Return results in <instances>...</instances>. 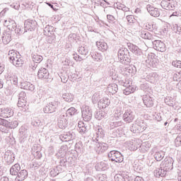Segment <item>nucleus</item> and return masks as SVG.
Listing matches in <instances>:
<instances>
[{
  "label": "nucleus",
  "instance_id": "a19ab883",
  "mask_svg": "<svg viewBox=\"0 0 181 181\" xmlns=\"http://www.w3.org/2000/svg\"><path fill=\"white\" fill-rule=\"evenodd\" d=\"M32 125H34V127H39V125H40V120L39 119H36V120H33L31 122Z\"/></svg>",
  "mask_w": 181,
  "mask_h": 181
},
{
  "label": "nucleus",
  "instance_id": "ddd939ff",
  "mask_svg": "<svg viewBox=\"0 0 181 181\" xmlns=\"http://www.w3.org/2000/svg\"><path fill=\"white\" fill-rule=\"evenodd\" d=\"M20 86L23 90H28L29 91L35 90V85L32 84L30 82L23 81L21 83Z\"/></svg>",
  "mask_w": 181,
  "mask_h": 181
},
{
  "label": "nucleus",
  "instance_id": "6e6552de",
  "mask_svg": "<svg viewBox=\"0 0 181 181\" xmlns=\"http://www.w3.org/2000/svg\"><path fill=\"white\" fill-rule=\"evenodd\" d=\"M153 47L156 50L160 52H165L166 49L165 43L160 40H155L153 42Z\"/></svg>",
  "mask_w": 181,
  "mask_h": 181
},
{
  "label": "nucleus",
  "instance_id": "0e129e2a",
  "mask_svg": "<svg viewBox=\"0 0 181 181\" xmlns=\"http://www.w3.org/2000/svg\"><path fill=\"white\" fill-rule=\"evenodd\" d=\"M43 175H45V173H42V176H43Z\"/></svg>",
  "mask_w": 181,
  "mask_h": 181
},
{
  "label": "nucleus",
  "instance_id": "c85d7f7f",
  "mask_svg": "<svg viewBox=\"0 0 181 181\" xmlns=\"http://www.w3.org/2000/svg\"><path fill=\"white\" fill-rule=\"evenodd\" d=\"M27 103L28 102L26 101V99H18L17 105L18 107H21V108H23L24 107H26Z\"/></svg>",
  "mask_w": 181,
  "mask_h": 181
},
{
  "label": "nucleus",
  "instance_id": "b1692460",
  "mask_svg": "<svg viewBox=\"0 0 181 181\" xmlns=\"http://www.w3.org/2000/svg\"><path fill=\"white\" fill-rule=\"evenodd\" d=\"M164 156L165 153L163 151L156 152L154 155V158L157 160V162H160Z\"/></svg>",
  "mask_w": 181,
  "mask_h": 181
},
{
  "label": "nucleus",
  "instance_id": "052dcab7",
  "mask_svg": "<svg viewBox=\"0 0 181 181\" xmlns=\"http://www.w3.org/2000/svg\"><path fill=\"white\" fill-rule=\"evenodd\" d=\"M86 132V129L84 128V129H82V132Z\"/></svg>",
  "mask_w": 181,
  "mask_h": 181
},
{
  "label": "nucleus",
  "instance_id": "3c124183",
  "mask_svg": "<svg viewBox=\"0 0 181 181\" xmlns=\"http://www.w3.org/2000/svg\"><path fill=\"white\" fill-rule=\"evenodd\" d=\"M4 87V81L0 79V88H2Z\"/></svg>",
  "mask_w": 181,
  "mask_h": 181
},
{
  "label": "nucleus",
  "instance_id": "4c0bfd02",
  "mask_svg": "<svg viewBox=\"0 0 181 181\" xmlns=\"http://www.w3.org/2000/svg\"><path fill=\"white\" fill-rule=\"evenodd\" d=\"M173 66L181 69V62L180 61H174L173 62Z\"/></svg>",
  "mask_w": 181,
  "mask_h": 181
},
{
  "label": "nucleus",
  "instance_id": "c756f323",
  "mask_svg": "<svg viewBox=\"0 0 181 181\" xmlns=\"http://www.w3.org/2000/svg\"><path fill=\"white\" fill-rule=\"evenodd\" d=\"M14 32H16V33L17 35H22L23 33H25V32H27L25 30L23 32V28H22L21 26H17L16 27V29L14 30Z\"/></svg>",
  "mask_w": 181,
  "mask_h": 181
},
{
  "label": "nucleus",
  "instance_id": "774afa93",
  "mask_svg": "<svg viewBox=\"0 0 181 181\" xmlns=\"http://www.w3.org/2000/svg\"><path fill=\"white\" fill-rule=\"evenodd\" d=\"M1 138L0 137V141H1Z\"/></svg>",
  "mask_w": 181,
  "mask_h": 181
},
{
  "label": "nucleus",
  "instance_id": "5fc2aeb1",
  "mask_svg": "<svg viewBox=\"0 0 181 181\" xmlns=\"http://www.w3.org/2000/svg\"><path fill=\"white\" fill-rule=\"evenodd\" d=\"M13 8H14V9L18 10V9H19V5L13 6Z\"/></svg>",
  "mask_w": 181,
  "mask_h": 181
},
{
  "label": "nucleus",
  "instance_id": "6ab92c4d",
  "mask_svg": "<svg viewBox=\"0 0 181 181\" xmlns=\"http://www.w3.org/2000/svg\"><path fill=\"white\" fill-rule=\"evenodd\" d=\"M118 90V86L116 83L109 84L107 86V91L111 94H115Z\"/></svg>",
  "mask_w": 181,
  "mask_h": 181
},
{
  "label": "nucleus",
  "instance_id": "ea45409f",
  "mask_svg": "<svg viewBox=\"0 0 181 181\" xmlns=\"http://www.w3.org/2000/svg\"><path fill=\"white\" fill-rule=\"evenodd\" d=\"M49 112L52 113L55 111L56 107L50 104L48 105Z\"/></svg>",
  "mask_w": 181,
  "mask_h": 181
},
{
  "label": "nucleus",
  "instance_id": "423d86ee",
  "mask_svg": "<svg viewBox=\"0 0 181 181\" xmlns=\"http://www.w3.org/2000/svg\"><path fill=\"white\" fill-rule=\"evenodd\" d=\"M0 124H3L4 125H5V127H6L7 128H10L11 129L16 128V127H18V125L19 124V123L16 120L8 122V120L2 118H0Z\"/></svg>",
  "mask_w": 181,
  "mask_h": 181
},
{
  "label": "nucleus",
  "instance_id": "680f3d73",
  "mask_svg": "<svg viewBox=\"0 0 181 181\" xmlns=\"http://www.w3.org/2000/svg\"><path fill=\"white\" fill-rule=\"evenodd\" d=\"M167 124H168V122H165V126H166Z\"/></svg>",
  "mask_w": 181,
  "mask_h": 181
},
{
  "label": "nucleus",
  "instance_id": "09e8293b",
  "mask_svg": "<svg viewBox=\"0 0 181 181\" xmlns=\"http://www.w3.org/2000/svg\"><path fill=\"white\" fill-rule=\"evenodd\" d=\"M4 66L2 64H0V74L4 71Z\"/></svg>",
  "mask_w": 181,
  "mask_h": 181
},
{
  "label": "nucleus",
  "instance_id": "49530a36",
  "mask_svg": "<svg viewBox=\"0 0 181 181\" xmlns=\"http://www.w3.org/2000/svg\"><path fill=\"white\" fill-rule=\"evenodd\" d=\"M172 16H180V13L177 11L174 12L170 16V18H172Z\"/></svg>",
  "mask_w": 181,
  "mask_h": 181
},
{
  "label": "nucleus",
  "instance_id": "37998d69",
  "mask_svg": "<svg viewBox=\"0 0 181 181\" xmlns=\"http://www.w3.org/2000/svg\"><path fill=\"white\" fill-rule=\"evenodd\" d=\"M107 18L110 22H112L115 20V17L112 15H107Z\"/></svg>",
  "mask_w": 181,
  "mask_h": 181
},
{
  "label": "nucleus",
  "instance_id": "79ce46f5",
  "mask_svg": "<svg viewBox=\"0 0 181 181\" xmlns=\"http://www.w3.org/2000/svg\"><path fill=\"white\" fill-rule=\"evenodd\" d=\"M119 58L120 59H124V50H119L118 54Z\"/></svg>",
  "mask_w": 181,
  "mask_h": 181
},
{
  "label": "nucleus",
  "instance_id": "f704fd0d",
  "mask_svg": "<svg viewBox=\"0 0 181 181\" xmlns=\"http://www.w3.org/2000/svg\"><path fill=\"white\" fill-rule=\"evenodd\" d=\"M152 58L154 59L153 61V62H155L154 64L157 63V59L154 53H150L149 54H148V59H151Z\"/></svg>",
  "mask_w": 181,
  "mask_h": 181
},
{
  "label": "nucleus",
  "instance_id": "864d4df0",
  "mask_svg": "<svg viewBox=\"0 0 181 181\" xmlns=\"http://www.w3.org/2000/svg\"><path fill=\"white\" fill-rule=\"evenodd\" d=\"M36 67H37V64H34V66L32 67V69L36 70Z\"/></svg>",
  "mask_w": 181,
  "mask_h": 181
},
{
  "label": "nucleus",
  "instance_id": "338daca9",
  "mask_svg": "<svg viewBox=\"0 0 181 181\" xmlns=\"http://www.w3.org/2000/svg\"><path fill=\"white\" fill-rule=\"evenodd\" d=\"M4 11H1V13H2Z\"/></svg>",
  "mask_w": 181,
  "mask_h": 181
},
{
  "label": "nucleus",
  "instance_id": "473e14b6",
  "mask_svg": "<svg viewBox=\"0 0 181 181\" xmlns=\"http://www.w3.org/2000/svg\"><path fill=\"white\" fill-rule=\"evenodd\" d=\"M10 81H12L13 84H14V86H17L18 85V76L13 75L12 76L10 77Z\"/></svg>",
  "mask_w": 181,
  "mask_h": 181
},
{
  "label": "nucleus",
  "instance_id": "e433bc0d",
  "mask_svg": "<svg viewBox=\"0 0 181 181\" xmlns=\"http://www.w3.org/2000/svg\"><path fill=\"white\" fill-rule=\"evenodd\" d=\"M67 112L69 115H70L71 116L74 115V114H76V108L74 107H71L67 110Z\"/></svg>",
  "mask_w": 181,
  "mask_h": 181
},
{
  "label": "nucleus",
  "instance_id": "e2e57ef3",
  "mask_svg": "<svg viewBox=\"0 0 181 181\" xmlns=\"http://www.w3.org/2000/svg\"><path fill=\"white\" fill-rule=\"evenodd\" d=\"M53 173H54V170H52V171H51V174H52Z\"/></svg>",
  "mask_w": 181,
  "mask_h": 181
},
{
  "label": "nucleus",
  "instance_id": "2eb2a0df",
  "mask_svg": "<svg viewBox=\"0 0 181 181\" xmlns=\"http://www.w3.org/2000/svg\"><path fill=\"white\" fill-rule=\"evenodd\" d=\"M28 177V170H21L18 174L16 177V180L18 181H23L25 179Z\"/></svg>",
  "mask_w": 181,
  "mask_h": 181
},
{
  "label": "nucleus",
  "instance_id": "dca6fc26",
  "mask_svg": "<svg viewBox=\"0 0 181 181\" xmlns=\"http://www.w3.org/2000/svg\"><path fill=\"white\" fill-rule=\"evenodd\" d=\"M168 171H167L166 169L163 168H162V165H160V168H158V169H157V170H156L154 171V173H155V175H156V177H165V175H167V173H168Z\"/></svg>",
  "mask_w": 181,
  "mask_h": 181
},
{
  "label": "nucleus",
  "instance_id": "412c9836",
  "mask_svg": "<svg viewBox=\"0 0 181 181\" xmlns=\"http://www.w3.org/2000/svg\"><path fill=\"white\" fill-rule=\"evenodd\" d=\"M20 135L23 141H25L27 136H29V132L28 131V129H25V127H21L20 129Z\"/></svg>",
  "mask_w": 181,
  "mask_h": 181
},
{
  "label": "nucleus",
  "instance_id": "aec40b11",
  "mask_svg": "<svg viewBox=\"0 0 181 181\" xmlns=\"http://www.w3.org/2000/svg\"><path fill=\"white\" fill-rule=\"evenodd\" d=\"M12 39V37L11 36V34L8 33H3L2 35V42L4 45H8L11 42Z\"/></svg>",
  "mask_w": 181,
  "mask_h": 181
},
{
  "label": "nucleus",
  "instance_id": "f03ea898",
  "mask_svg": "<svg viewBox=\"0 0 181 181\" xmlns=\"http://www.w3.org/2000/svg\"><path fill=\"white\" fill-rule=\"evenodd\" d=\"M161 168L166 170L168 172L173 169V160L170 157H166L161 162Z\"/></svg>",
  "mask_w": 181,
  "mask_h": 181
},
{
  "label": "nucleus",
  "instance_id": "c03bdc74",
  "mask_svg": "<svg viewBox=\"0 0 181 181\" xmlns=\"http://www.w3.org/2000/svg\"><path fill=\"white\" fill-rule=\"evenodd\" d=\"M47 4L49 5L54 11H58L59 10L58 6H54L49 4Z\"/></svg>",
  "mask_w": 181,
  "mask_h": 181
},
{
  "label": "nucleus",
  "instance_id": "9d476101",
  "mask_svg": "<svg viewBox=\"0 0 181 181\" xmlns=\"http://www.w3.org/2000/svg\"><path fill=\"white\" fill-rule=\"evenodd\" d=\"M82 116L86 122H89L92 119V112L88 107H86L82 111Z\"/></svg>",
  "mask_w": 181,
  "mask_h": 181
},
{
  "label": "nucleus",
  "instance_id": "4be33fe9",
  "mask_svg": "<svg viewBox=\"0 0 181 181\" xmlns=\"http://www.w3.org/2000/svg\"><path fill=\"white\" fill-rule=\"evenodd\" d=\"M135 90H136V86H129L127 88H125V89H124L123 93L124 95H129L131 93H134Z\"/></svg>",
  "mask_w": 181,
  "mask_h": 181
},
{
  "label": "nucleus",
  "instance_id": "4468645a",
  "mask_svg": "<svg viewBox=\"0 0 181 181\" xmlns=\"http://www.w3.org/2000/svg\"><path fill=\"white\" fill-rule=\"evenodd\" d=\"M123 118L125 122H127L128 123L132 122V121L134 119V115L132 112H126L123 115Z\"/></svg>",
  "mask_w": 181,
  "mask_h": 181
},
{
  "label": "nucleus",
  "instance_id": "4d7b16f0",
  "mask_svg": "<svg viewBox=\"0 0 181 181\" xmlns=\"http://www.w3.org/2000/svg\"><path fill=\"white\" fill-rule=\"evenodd\" d=\"M86 181H93V180H91V179H90V178H88V179L86 180Z\"/></svg>",
  "mask_w": 181,
  "mask_h": 181
},
{
  "label": "nucleus",
  "instance_id": "c9c22d12",
  "mask_svg": "<svg viewBox=\"0 0 181 181\" xmlns=\"http://www.w3.org/2000/svg\"><path fill=\"white\" fill-rule=\"evenodd\" d=\"M115 178V181H125L122 175H120V174H116Z\"/></svg>",
  "mask_w": 181,
  "mask_h": 181
},
{
  "label": "nucleus",
  "instance_id": "603ef678",
  "mask_svg": "<svg viewBox=\"0 0 181 181\" xmlns=\"http://www.w3.org/2000/svg\"><path fill=\"white\" fill-rule=\"evenodd\" d=\"M177 179H178V181H181V171L178 175Z\"/></svg>",
  "mask_w": 181,
  "mask_h": 181
},
{
  "label": "nucleus",
  "instance_id": "7c9ffc66",
  "mask_svg": "<svg viewBox=\"0 0 181 181\" xmlns=\"http://www.w3.org/2000/svg\"><path fill=\"white\" fill-rule=\"evenodd\" d=\"M8 128H9V127H6V126H5V124H0L1 132H4V134H8L9 132V129Z\"/></svg>",
  "mask_w": 181,
  "mask_h": 181
},
{
  "label": "nucleus",
  "instance_id": "f8f14e48",
  "mask_svg": "<svg viewBox=\"0 0 181 181\" xmlns=\"http://www.w3.org/2000/svg\"><path fill=\"white\" fill-rule=\"evenodd\" d=\"M160 5L165 10H174L175 8V5H172L170 0H163Z\"/></svg>",
  "mask_w": 181,
  "mask_h": 181
},
{
  "label": "nucleus",
  "instance_id": "72a5a7b5",
  "mask_svg": "<svg viewBox=\"0 0 181 181\" xmlns=\"http://www.w3.org/2000/svg\"><path fill=\"white\" fill-rule=\"evenodd\" d=\"M127 22H128L129 24L134 23V21H135V18H134V16H132V15L127 16Z\"/></svg>",
  "mask_w": 181,
  "mask_h": 181
},
{
  "label": "nucleus",
  "instance_id": "a18cd8bd",
  "mask_svg": "<svg viewBox=\"0 0 181 181\" xmlns=\"http://www.w3.org/2000/svg\"><path fill=\"white\" fill-rule=\"evenodd\" d=\"M33 155H39V151H35V147L32 148Z\"/></svg>",
  "mask_w": 181,
  "mask_h": 181
},
{
  "label": "nucleus",
  "instance_id": "bf43d9fd",
  "mask_svg": "<svg viewBox=\"0 0 181 181\" xmlns=\"http://www.w3.org/2000/svg\"><path fill=\"white\" fill-rule=\"evenodd\" d=\"M73 98H71L70 100H68L67 101H72Z\"/></svg>",
  "mask_w": 181,
  "mask_h": 181
},
{
  "label": "nucleus",
  "instance_id": "a211bd4d",
  "mask_svg": "<svg viewBox=\"0 0 181 181\" xmlns=\"http://www.w3.org/2000/svg\"><path fill=\"white\" fill-rule=\"evenodd\" d=\"M19 170H21V165L18 163H16L11 168L10 173L13 176H16L19 173Z\"/></svg>",
  "mask_w": 181,
  "mask_h": 181
},
{
  "label": "nucleus",
  "instance_id": "0eeeda50",
  "mask_svg": "<svg viewBox=\"0 0 181 181\" xmlns=\"http://www.w3.org/2000/svg\"><path fill=\"white\" fill-rule=\"evenodd\" d=\"M13 115V110L9 107H4L1 110L0 117L2 118H11Z\"/></svg>",
  "mask_w": 181,
  "mask_h": 181
},
{
  "label": "nucleus",
  "instance_id": "58836bf2",
  "mask_svg": "<svg viewBox=\"0 0 181 181\" xmlns=\"http://www.w3.org/2000/svg\"><path fill=\"white\" fill-rule=\"evenodd\" d=\"M26 99V93L25 92H21L18 95V100Z\"/></svg>",
  "mask_w": 181,
  "mask_h": 181
},
{
  "label": "nucleus",
  "instance_id": "13d9d810",
  "mask_svg": "<svg viewBox=\"0 0 181 181\" xmlns=\"http://www.w3.org/2000/svg\"><path fill=\"white\" fill-rule=\"evenodd\" d=\"M74 59H75L76 61L78 60V59H77V57H74Z\"/></svg>",
  "mask_w": 181,
  "mask_h": 181
},
{
  "label": "nucleus",
  "instance_id": "f257e3e1",
  "mask_svg": "<svg viewBox=\"0 0 181 181\" xmlns=\"http://www.w3.org/2000/svg\"><path fill=\"white\" fill-rule=\"evenodd\" d=\"M10 63H11L16 67H22L23 66V59L21 56V54L15 49H11L8 52L7 56Z\"/></svg>",
  "mask_w": 181,
  "mask_h": 181
},
{
  "label": "nucleus",
  "instance_id": "69168bd1",
  "mask_svg": "<svg viewBox=\"0 0 181 181\" xmlns=\"http://www.w3.org/2000/svg\"><path fill=\"white\" fill-rule=\"evenodd\" d=\"M179 74H181V71L179 72Z\"/></svg>",
  "mask_w": 181,
  "mask_h": 181
},
{
  "label": "nucleus",
  "instance_id": "f3484780",
  "mask_svg": "<svg viewBox=\"0 0 181 181\" xmlns=\"http://www.w3.org/2000/svg\"><path fill=\"white\" fill-rule=\"evenodd\" d=\"M99 51L105 52L107 50V44L105 42L100 41L96 42Z\"/></svg>",
  "mask_w": 181,
  "mask_h": 181
},
{
  "label": "nucleus",
  "instance_id": "8fccbe9b",
  "mask_svg": "<svg viewBox=\"0 0 181 181\" xmlns=\"http://www.w3.org/2000/svg\"><path fill=\"white\" fill-rule=\"evenodd\" d=\"M134 181H144V180L143 178H141V177H136Z\"/></svg>",
  "mask_w": 181,
  "mask_h": 181
},
{
  "label": "nucleus",
  "instance_id": "6e6d98bb",
  "mask_svg": "<svg viewBox=\"0 0 181 181\" xmlns=\"http://www.w3.org/2000/svg\"><path fill=\"white\" fill-rule=\"evenodd\" d=\"M82 124H83L82 122H79L78 124V127L79 128H81Z\"/></svg>",
  "mask_w": 181,
  "mask_h": 181
},
{
  "label": "nucleus",
  "instance_id": "bb28decb",
  "mask_svg": "<svg viewBox=\"0 0 181 181\" xmlns=\"http://www.w3.org/2000/svg\"><path fill=\"white\" fill-rule=\"evenodd\" d=\"M141 37L146 40H151L153 36L148 31H142L141 33Z\"/></svg>",
  "mask_w": 181,
  "mask_h": 181
},
{
  "label": "nucleus",
  "instance_id": "5701e85b",
  "mask_svg": "<svg viewBox=\"0 0 181 181\" xmlns=\"http://www.w3.org/2000/svg\"><path fill=\"white\" fill-rule=\"evenodd\" d=\"M129 49L132 52H133L135 54H139L141 52L140 48L138 47L136 45H134V44H130L129 46Z\"/></svg>",
  "mask_w": 181,
  "mask_h": 181
},
{
  "label": "nucleus",
  "instance_id": "2f4dec72",
  "mask_svg": "<svg viewBox=\"0 0 181 181\" xmlns=\"http://www.w3.org/2000/svg\"><path fill=\"white\" fill-rule=\"evenodd\" d=\"M78 52H80L81 54L82 55H87L88 53V50L87 48L85 47H81Z\"/></svg>",
  "mask_w": 181,
  "mask_h": 181
},
{
  "label": "nucleus",
  "instance_id": "1a4fd4ad",
  "mask_svg": "<svg viewBox=\"0 0 181 181\" xmlns=\"http://www.w3.org/2000/svg\"><path fill=\"white\" fill-rule=\"evenodd\" d=\"M147 11L151 15V16H153L154 18H158L160 16V11L159 8H155L151 6H147Z\"/></svg>",
  "mask_w": 181,
  "mask_h": 181
},
{
  "label": "nucleus",
  "instance_id": "a878e982",
  "mask_svg": "<svg viewBox=\"0 0 181 181\" xmlns=\"http://www.w3.org/2000/svg\"><path fill=\"white\" fill-rule=\"evenodd\" d=\"M37 76L39 78H46V69L41 68L38 71Z\"/></svg>",
  "mask_w": 181,
  "mask_h": 181
},
{
  "label": "nucleus",
  "instance_id": "20e7f679",
  "mask_svg": "<svg viewBox=\"0 0 181 181\" xmlns=\"http://www.w3.org/2000/svg\"><path fill=\"white\" fill-rule=\"evenodd\" d=\"M110 158L112 162H116L117 163H121V162H123L124 160L122 155L119 152L115 151L110 152Z\"/></svg>",
  "mask_w": 181,
  "mask_h": 181
},
{
  "label": "nucleus",
  "instance_id": "cd10ccee",
  "mask_svg": "<svg viewBox=\"0 0 181 181\" xmlns=\"http://www.w3.org/2000/svg\"><path fill=\"white\" fill-rule=\"evenodd\" d=\"M43 60V57L37 54L33 55V62L34 63H40Z\"/></svg>",
  "mask_w": 181,
  "mask_h": 181
},
{
  "label": "nucleus",
  "instance_id": "9b49d317",
  "mask_svg": "<svg viewBox=\"0 0 181 181\" xmlns=\"http://www.w3.org/2000/svg\"><path fill=\"white\" fill-rule=\"evenodd\" d=\"M4 26H6V28L12 32L15 31V29L17 27L16 23L12 19L6 20L4 21Z\"/></svg>",
  "mask_w": 181,
  "mask_h": 181
},
{
  "label": "nucleus",
  "instance_id": "393cba45",
  "mask_svg": "<svg viewBox=\"0 0 181 181\" xmlns=\"http://www.w3.org/2000/svg\"><path fill=\"white\" fill-rule=\"evenodd\" d=\"M98 170H105L107 168V164L105 162H100L95 166Z\"/></svg>",
  "mask_w": 181,
  "mask_h": 181
},
{
  "label": "nucleus",
  "instance_id": "de8ad7c7",
  "mask_svg": "<svg viewBox=\"0 0 181 181\" xmlns=\"http://www.w3.org/2000/svg\"><path fill=\"white\" fill-rule=\"evenodd\" d=\"M0 181H9V178L8 177H1Z\"/></svg>",
  "mask_w": 181,
  "mask_h": 181
},
{
  "label": "nucleus",
  "instance_id": "7ed1b4c3",
  "mask_svg": "<svg viewBox=\"0 0 181 181\" xmlns=\"http://www.w3.org/2000/svg\"><path fill=\"white\" fill-rule=\"evenodd\" d=\"M36 26H37L36 21L28 19L24 23V30H25V32H28V30H33L36 29Z\"/></svg>",
  "mask_w": 181,
  "mask_h": 181
},
{
  "label": "nucleus",
  "instance_id": "39448f33",
  "mask_svg": "<svg viewBox=\"0 0 181 181\" xmlns=\"http://www.w3.org/2000/svg\"><path fill=\"white\" fill-rule=\"evenodd\" d=\"M4 159L7 165H11L15 160V154L11 151L8 150L4 153Z\"/></svg>",
  "mask_w": 181,
  "mask_h": 181
}]
</instances>
